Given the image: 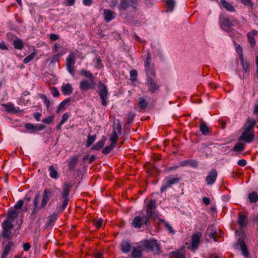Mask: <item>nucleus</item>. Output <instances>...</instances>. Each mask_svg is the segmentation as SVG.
<instances>
[{"label":"nucleus","instance_id":"obj_1","mask_svg":"<svg viewBox=\"0 0 258 258\" xmlns=\"http://www.w3.org/2000/svg\"><path fill=\"white\" fill-rule=\"evenodd\" d=\"M144 67L147 76L146 84L148 91L151 93H154L159 90L160 86L156 79L155 71L151 63V57L149 53L145 61Z\"/></svg>","mask_w":258,"mask_h":258},{"label":"nucleus","instance_id":"obj_2","mask_svg":"<svg viewBox=\"0 0 258 258\" xmlns=\"http://www.w3.org/2000/svg\"><path fill=\"white\" fill-rule=\"evenodd\" d=\"M18 215V212L15 210L9 211L6 219L2 224V230L0 232V240L3 242L13 238L14 234L12 231L14 227L13 222Z\"/></svg>","mask_w":258,"mask_h":258},{"label":"nucleus","instance_id":"obj_3","mask_svg":"<svg viewBox=\"0 0 258 258\" xmlns=\"http://www.w3.org/2000/svg\"><path fill=\"white\" fill-rule=\"evenodd\" d=\"M51 195L52 192L50 190L45 189L44 190L40 204L39 205L40 193L38 191L36 193L33 200V209L31 214V217H35L39 210L45 208Z\"/></svg>","mask_w":258,"mask_h":258},{"label":"nucleus","instance_id":"obj_4","mask_svg":"<svg viewBox=\"0 0 258 258\" xmlns=\"http://www.w3.org/2000/svg\"><path fill=\"white\" fill-rule=\"evenodd\" d=\"M98 93L101 99L102 104L104 106H106L107 105L106 99L108 98L109 95L107 86L101 81H99L98 83Z\"/></svg>","mask_w":258,"mask_h":258},{"label":"nucleus","instance_id":"obj_5","mask_svg":"<svg viewBox=\"0 0 258 258\" xmlns=\"http://www.w3.org/2000/svg\"><path fill=\"white\" fill-rule=\"evenodd\" d=\"M179 181V178L174 177L172 176L166 177L163 181L160 191L163 192L167 188L171 187L172 185L177 183Z\"/></svg>","mask_w":258,"mask_h":258},{"label":"nucleus","instance_id":"obj_6","mask_svg":"<svg viewBox=\"0 0 258 258\" xmlns=\"http://www.w3.org/2000/svg\"><path fill=\"white\" fill-rule=\"evenodd\" d=\"M149 223V219L146 216L142 214L135 217L132 224L135 228H140L143 224L148 225Z\"/></svg>","mask_w":258,"mask_h":258},{"label":"nucleus","instance_id":"obj_7","mask_svg":"<svg viewBox=\"0 0 258 258\" xmlns=\"http://www.w3.org/2000/svg\"><path fill=\"white\" fill-rule=\"evenodd\" d=\"M76 63L75 55L73 53H70L66 60V67L68 71L72 75L75 74L74 66Z\"/></svg>","mask_w":258,"mask_h":258},{"label":"nucleus","instance_id":"obj_8","mask_svg":"<svg viewBox=\"0 0 258 258\" xmlns=\"http://www.w3.org/2000/svg\"><path fill=\"white\" fill-rule=\"evenodd\" d=\"M12 239V238H11L6 240L5 242H3L0 240V242H1L3 245H5L1 258H7V256L10 253L11 249L14 247L15 243L14 241L11 240Z\"/></svg>","mask_w":258,"mask_h":258},{"label":"nucleus","instance_id":"obj_9","mask_svg":"<svg viewBox=\"0 0 258 258\" xmlns=\"http://www.w3.org/2000/svg\"><path fill=\"white\" fill-rule=\"evenodd\" d=\"M219 24L221 29L227 32L233 26L232 21L225 16H221L219 18Z\"/></svg>","mask_w":258,"mask_h":258},{"label":"nucleus","instance_id":"obj_10","mask_svg":"<svg viewBox=\"0 0 258 258\" xmlns=\"http://www.w3.org/2000/svg\"><path fill=\"white\" fill-rule=\"evenodd\" d=\"M207 234L211 238L213 239L215 241H217L219 237L222 234V231L219 229L217 230L213 226H209L206 231Z\"/></svg>","mask_w":258,"mask_h":258},{"label":"nucleus","instance_id":"obj_11","mask_svg":"<svg viewBox=\"0 0 258 258\" xmlns=\"http://www.w3.org/2000/svg\"><path fill=\"white\" fill-rule=\"evenodd\" d=\"M201 237L202 234L200 232L194 233L192 235L190 247L192 251L195 252L198 248Z\"/></svg>","mask_w":258,"mask_h":258},{"label":"nucleus","instance_id":"obj_12","mask_svg":"<svg viewBox=\"0 0 258 258\" xmlns=\"http://www.w3.org/2000/svg\"><path fill=\"white\" fill-rule=\"evenodd\" d=\"M254 138V133L243 131L238 141H244L245 143H250L253 141Z\"/></svg>","mask_w":258,"mask_h":258},{"label":"nucleus","instance_id":"obj_13","mask_svg":"<svg viewBox=\"0 0 258 258\" xmlns=\"http://www.w3.org/2000/svg\"><path fill=\"white\" fill-rule=\"evenodd\" d=\"M156 202L154 200H151L149 204L146 206L147 217L149 218L156 216L155 213Z\"/></svg>","mask_w":258,"mask_h":258},{"label":"nucleus","instance_id":"obj_14","mask_svg":"<svg viewBox=\"0 0 258 258\" xmlns=\"http://www.w3.org/2000/svg\"><path fill=\"white\" fill-rule=\"evenodd\" d=\"M143 251V246L139 243L137 245L133 246L131 254V257L142 258Z\"/></svg>","mask_w":258,"mask_h":258},{"label":"nucleus","instance_id":"obj_15","mask_svg":"<svg viewBox=\"0 0 258 258\" xmlns=\"http://www.w3.org/2000/svg\"><path fill=\"white\" fill-rule=\"evenodd\" d=\"M256 123V121L255 119L251 118H248L247 121L243 126V131L252 132L254 133L253 127Z\"/></svg>","mask_w":258,"mask_h":258},{"label":"nucleus","instance_id":"obj_16","mask_svg":"<svg viewBox=\"0 0 258 258\" xmlns=\"http://www.w3.org/2000/svg\"><path fill=\"white\" fill-rule=\"evenodd\" d=\"M137 4V0H130L129 2H126L125 0H121L120 4L118 6L120 10H124L128 7L131 6L135 9Z\"/></svg>","mask_w":258,"mask_h":258},{"label":"nucleus","instance_id":"obj_17","mask_svg":"<svg viewBox=\"0 0 258 258\" xmlns=\"http://www.w3.org/2000/svg\"><path fill=\"white\" fill-rule=\"evenodd\" d=\"M217 177V171L213 169L209 172L208 175L206 177V181L208 185L213 184L216 180Z\"/></svg>","mask_w":258,"mask_h":258},{"label":"nucleus","instance_id":"obj_18","mask_svg":"<svg viewBox=\"0 0 258 258\" xmlns=\"http://www.w3.org/2000/svg\"><path fill=\"white\" fill-rule=\"evenodd\" d=\"M258 35V31L256 30H252L247 34L248 43L251 47L255 45L256 42L254 36Z\"/></svg>","mask_w":258,"mask_h":258},{"label":"nucleus","instance_id":"obj_19","mask_svg":"<svg viewBox=\"0 0 258 258\" xmlns=\"http://www.w3.org/2000/svg\"><path fill=\"white\" fill-rule=\"evenodd\" d=\"M103 16L106 22H109L115 18V13L110 10L105 9L103 11Z\"/></svg>","mask_w":258,"mask_h":258},{"label":"nucleus","instance_id":"obj_20","mask_svg":"<svg viewBox=\"0 0 258 258\" xmlns=\"http://www.w3.org/2000/svg\"><path fill=\"white\" fill-rule=\"evenodd\" d=\"M154 240H145L142 241H141L139 243L142 246H143V249L144 251L145 249H147L149 251H151L153 243Z\"/></svg>","mask_w":258,"mask_h":258},{"label":"nucleus","instance_id":"obj_21","mask_svg":"<svg viewBox=\"0 0 258 258\" xmlns=\"http://www.w3.org/2000/svg\"><path fill=\"white\" fill-rule=\"evenodd\" d=\"M80 88L82 90H87L90 88H94V87L91 82L90 83L89 81L84 80L80 82Z\"/></svg>","mask_w":258,"mask_h":258},{"label":"nucleus","instance_id":"obj_22","mask_svg":"<svg viewBox=\"0 0 258 258\" xmlns=\"http://www.w3.org/2000/svg\"><path fill=\"white\" fill-rule=\"evenodd\" d=\"M132 249L131 244L126 241H123L121 244V250L124 253H128Z\"/></svg>","mask_w":258,"mask_h":258},{"label":"nucleus","instance_id":"obj_23","mask_svg":"<svg viewBox=\"0 0 258 258\" xmlns=\"http://www.w3.org/2000/svg\"><path fill=\"white\" fill-rule=\"evenodd\" d=\"M62 93L65 95L71 94L73 92L72 85L69 83L63 84L61 87Z\"/></svg>","mask_w":258,"mask_h":258},{"label":"nucleus","instance_id":"obj_24","mask_svg":"<svg viewBox=\"0 0 258 258\" xmlns=\"http://www.w3.org/2000/svg\"><path fill=\"white\" fill-rule=\"evenodd\" d=\"M80 74L81 75L84 76L85 77L89 78L91 83L93 85L94 84V78L93 76V74L90 72L83 69L81 70Z\"/></svg>","mask_w":258,"mask_h":258},{"label":"nucleus","instance_id":"obj_25","mask_svg":"<svg viewBox=\"0 0 258 258\" xmlns=\"http://www.w3.org/2000/svg\"><path fill=\"white\" fill-rule=\"evenodd\" d=\"M200 130L202 133L203 135L205 136L208 135L210 133V128L207 125V124L205 123V122L202 121L200 123Z\"/></svg>","mask_w":258,"mask_h":258},{"label":"nucleus","instance_id":"obj_26","mask_svg":"<svg viewBox=\"0 0 258 258\" xmlns=\"http://www.w3.org/2000/svg\"><path fill=\"white\" fill-rule=\"evenodd\" d=\"M13 45L15 49L19 50H22L24 47V43L23 41L18 38L14 40Z\"/></svg>","mask_w":258,"mask_h":258},{"label":"nucleus","instance_id":"obj_27","mask_svg":"<svg viewBox=\"0 0 258 258\" xmlns=\"http://www.w3.org/2000/svg\"><path fill=\"white\" fill-rule=\"evenodd\" d=\"M248 199L250 203H256L258 201V194L255 191L250 192L248 195Z\"/></svg>","mask_w":258,"mask_h":258},{"label":"nucleus","instance_id":"obj_28","mask_svg":"<svg viewBox=\"0 0 258 258\" xmlns=\"http://www.w3.org/2000/svg\"><path fill=\"white\" fill-rule=\"evenodd\" d=\"M220 3L222 7L227 11L232 12L235 11L234 8L230 3L227 2L225 0H221Z\"/></svg>","mask_w":258,"mask_h":258},{"label":"nucleus","instance_id":"obj_29","mask_svg":"<svg viewBox=\"0 0 258 258\" xmlns=\"http://www.w3.org/2000/svg\"><path fill=\"white\" fill-rule=\"evenodd\" d=\"M170 258H186L181 251H172L170 253Z\"/></svg>","mask_w":258,"mask_h":258},{"label":"nucleus","instance_id":"obj_30","mask_svg":"<svg viewBox=\"0 0 258 258\" xmlns=\"http://www.w3.org/2000/svg\"><path fill=\"white\" fill-rule=\"evenodd\" d=\"M247 220L244 215H240L238 216V224L241 227H243L247 225Z\"/></svg>","mask_w":258,"mask_h":258},{"label":"nucleus","instance_id":"obj_31","mask_svg":"<svg viewBox=\"0 0 258 258\" xmlns=\"http://www.w3.org/2000/svg\"><path fill=\"white\" fill-rule=\"evenodd\" d=\"M244 144L241 142H238L234 145L233 150L236 152H242L244 150Z\"/></svg>","mask_w":258,"mask_h":258},{"label":"nucleus","instance_id":"obj_32","mask_svg":"<svg viewBox=\"0 0 258 258\" xmlns=\"http://www.w3.org/2000/svg\"><path fill=\"white\" fill-rule=\"evenodd\" d=\"M49 170L50 171L49 175L52 178H58V172L53 166H50L49 168Z\"/></svg>","mask_w":258,"mask_h":258},{"label":"nucleus","instance_id":"obj_33","mask_svg":"<svg viewBox=\"0 0 258 258\" xmlns=\"http://www.w3.org/2000/svg\"><path fill=\"white\" fill-rule=\"evenodd\" d=\"M234 44L235 47L236 51L239 56V59L243 60V54L242 47L239 44H237L234 41Z\"/></svg>","mask_w":258,"mask_h":258},{"label":"nucleus","instance_id":"obj_34","mask_svg":"<svg viewBox=\"0 0 258 258\" xmlns=\"http://www.w3.org/2000/svg\"><path fill=\"white\" fill-rule=\"evenodd\" d=\"M118 140V135L116 131L114 130L112 132V135L110 137V141L111 144L114 145H116V142Z\"/></svg>","mask_w":258,"mask_h":258},{"label":"nucleus","instance_id":"obj_35","mask_svg":"<svg viewBox=\"0 0 258 258\" xmlns=\"http://www.w3.org/2000/svg\"><path fill=\"white\" fill-rule=\"evenodd\" d=\"M69 102H70L69 99H67L63 101L62 102H61L59 104V105L57 108V109L56 110L57 113H59V112H61L62 111H63L64 110V106L67 104H68Z\"/></svg>","mask_w":258,"mask_h":258},{"label":"nucleus","instance_id":"obj_36","mask_svg":"<svg viewBox=\"0 0 258 258\" xmlns=\"http://www.w3.org/2000/svg\"><path fill=\"white\" fill-rule=\"evenodd\" d=\"M105 141H99L97 142L94 146L92 147V149L95 150H100L105 145Z\"/></svg>","mask_w":258,"mask_h":258},{"label":"nucleus","instance_id":"obj_37","mask_svg":"<svg viewBox=\"0 0 258 258\" xmlns=\"http://www.w3.org/2000/svg\"><path fill=\"white\" fill-rule=\"evenodd\" d=\"M138 104L139 106L143 109H145L147 106V102L146 101V100L142 97H140L139 98Z\"/></svg>","mask_w":258,"mask_h":258},{"label":"nucleus","instance_id":"obj_38","mask_svg":"<svg viewBox=\"0 0 258 258\" xmlns=\"http://www.w3.org/2000/svg\"><path fill=\"white\" fill-rule=\"evenodd\" d=\"M70 193V188L68 185L66 184L63 186L62 196L63 199L69 198Z\"/></svg>","mask_w":258,"mask_h":258},{"label":"nucleus","instance_id":"obj_39","mask_svg":"<svg viewBox=\"0 0 258 258\" xmlns=\"http://www.w3.org/2000/svg\"><path fill=\"white\" fill-rule=\"evenodd\" d=\"M36 55V52L35 51L32 52L30 55L27 56L23 60L24 63H27L31 61Z\"/></svg>","mask_w":258,"mask_h":258},{"label":"nucleus","instance_id":"obj_40","mask_svg":"<svg viewBox=\"0 0 258 258\" xmlns=\"http://www.w3.org/2000/svg\"><path fill=\"white\" fill-rule=\"evenodd\" d=\"M115 145L111 144L109 146H106L102 150V153L105 155L108 154L114 149V148H115Z\"/></svg>","mask_w":258,"mask_h":258},{"label":"nucleus","instance_id":"obj_41","mask_svg":"<svg viewBox=\"0 0 258 258\" xmlns=\"http://www.w3.org/2000/svg\"><path fill=\"white\" fill-rule=\"evenodd\" d=\"M96 135L90 136L89 135L87 139V141L86 143V147H89L94 142L96 139Z\"/></svg>","mask_w":258,"mask_h":258},{"label":"nucleus","instance_id":"obj_42","mask_svg":"<svg viewBox=\"0 0 258 258\" xmlns=\"http://www.w3.org/2000/svg\"><path fill=\"white\" fill-rule=\"evenodd\" d=\"M93 225L97 228H99L101 227L103 224V220L101 218H97L94 219L93 221Z\"/></svg>","mask_w":258,"mask_h":258},{"label":"nucleus","instance_id":"obj_43","mask_svg":"<svg viewBox=\"0 0 258 258\" xmlns=\"http://www.w3.org/2000/svg\"><path fill=\"white\" fill-rule=\"evenodd\" d=\"M151 251L157 253H159L160 251V245L157 243L156 240H154Z\"/></svg>","mask_w":258,"mask_h":258},{"label":"nucleus","instance_id":"obj_44","mask_svg":"<svg viewBox=\"0 0 258 258\" xmlns=\"http://www.w3.org/2000/svg\"><path fill=\"white\" fill-rule=\"evenodd\" d=\"M240 60L241 64L242 66L243 70L245 72H247V70H249V63H248V61H245L244 60V57H243V60L242 59H240Z\"/></svg>","mask_w":258,"mask_h":258},{"label":"nucleus","instance_id":"obj_45","mask_svg":"<svg viewBox=\"0 0 258 258\" xmlns=\"http://www.w3.org/2000/svg\"><path fill=\"white\" fill-rule=\"evenodd\" d=\"M168 11H172L175 6V2L173 0H169L166 2Z\"/></svg>","mask_w":258,"mask_h":258},{"label":"nucleus","instance_id":"obj_46","mask_svg":"<svg viewBox=\"0 0 258 258\" xmlns=\"http://www.w3.org/2000/svg\"><path fill=\"white\" fill-rule=\"evenodd\" d=\"M40 97L41 99H42L43 100L44 104H45V105L46 106V107L48 109L50 107V104H51L50 101L47 98V97H46L45 95H44L43 94H41L40 95Z\"/></svg>","mask_w":258,"mask_h":258},{"label":"nucleus","instance_id":"obj_47","mask_svg":"<svg viewBox=\"0 0 258 258\" xmlns=\"http://www.w3.org/2000/svg\"><path fill=\"white\" fill-rule=\"evenodd\" d=\"M4 106L8 112H14L15 111V108L12 104H6Z\"/></svg>","mask_w":258,"mask_h":258},{"label":"nucleus","instance_id":"obj_48","mask_svg":"<svg viewBox=\"0 0 258 258\" xmlns=\"http://www.w3.org/2000/svg\"><path fill=\"white\" fill-rule=\"evenodd\" d=\"M78 159L76 156H73L70 159V164L69 167L70 168H73L75 166L76 163H77Z\"/></svg>","mask_w":258,"mask_h":258},{"label":"nucleus","instance_id":"obj_49","mask_svg":"<svg viewBox=\"0 0 258 258\" xmlns=\"http://www.w3.org/2000/svg\"><path fill=\"white\" fill-rule=\"evenodd\" d=\"M57 218V215L55 214H53L52 215H50L48 217V224L50 225L52 224L56 221Z\"/></svg>","mask_w":258,"mask_h":258},{"label":"nucleus","instance_id":"obj_50","mask_svg":"<svg viewBox=\"0 0 258 258\" xmlns=\"http://www.w3.org/2000/svg\"><path fill=\"white\" fill-rule=\"evenodd\" d=\"M138 76L137 71L136 70H132L130 71V76L131 79L133 81H135L137 80Z\"/></svg>","mask_w":258,"mask_h":258},{"label":"nucleus","instance_id":"obj_51","mask_svg":"<svg viewBox=\"0 0 258 258\" xmlns=\"http://www.w3.org/2000/svg\"><path fill=\"white\" fill-rule=\"evenodd\" d=\"M240 247H241V249L242 250L243 254L245 256H247L248 254V252H247V250L246 249V247L243 242L241 243Z\"/></svg>","mask_w":258,"mask_h":258},{"label":"nucleus","instance_id":"obj_52","mask_svg":"<svg viewBox=\"0 0 258 258\" xmlns=\"http://www.w3.org/2000/svg\"><path fill=\"white\" fill-rule=\"evenodd\" d=\"M53 119V116H49L42 120V122L46 124H50Z\"/></svg>","mask_w":258,"mask_h":258},{"label":"nucleus","instance_id":"obj_53","mask_svg":"<svg viewBox=\"0 0 258 258\" xmlns=\"http://www.w3.org/2000/svg\"><path fill=\"white\" fill-rule=\"evenodd\" d=\"M25 126L27 130L32 131L31 133H33L34 131H35V126L32 123H27L25 124Z\"/></svg>","mask_w":258,"mask_h":258},{"label":"nucleus","instance_id":"obj_54","mask_svg":"<svg viewBox=\"0 0 258 258\" xmlns=\"http://www.w3.org/2000/svg\"><path fill=\"white\" fill-rule=\"evenodd\" d=\"M241 3L245 6L252 7L253 6V3L251 0H241Z\"/></svg>","mask_w":258,"mask_h":258},{"label":"nucleus","instance_id":"obj_55","mask_svg":"<svg viewBox=\"0 0 258 258\" xmlns=\"http://www.w3.org/2000/svg\"><path fill=\"white\" fill-rule=\"evenodd\" d=\"M24 202L22 200H19L14 206V208L15 209H20L23 206Z\"/></svg>","mask_w":258,"mask_h":258},{"label":"nucleus","instance_id":"obj_56","mask_svg":"<svg viewBox=\"0 0 258 258\" xmlns=\"http://www.w3.org/2000/svg\"><path fill=\"white\" fill-rule=\"evenodd\" d=\"M51 93L54 97H57L59 95V93L56 87H52L51 89Z\"/></svg>","mask_w":258,"mask_h":258},{"label":"nucleus","instance_id":"obj_57","mask_svg":"<svg viewBox=\"0 0 258 258\" xmlns=\"http://www.w3.org/2000/svg\"><path fill=\"white\" fill-rule=\"evenodd\" d=\"M31 248V245L29 242H26L23 245V248L24 251H29Z\"/></svg>","mask_w":258,"mask_h":258},{"label":"nucleus","instance_id":"obj_58","mask_svg":"<svg viewBox=\"0 0 258 258\" xmlns=\"http://www.w3.org/2000/svg\"><path fill=\"white\" fill-rule=\"evenodd\" d=\"M164 225L166 228L169 231L170 233H174V231L172 227L170 225L169 223H168L167 222H165Z\"/></svg>","mask_w":258,"mask_h":258},{"label":"nucleus","instance_id":"obj_59","mask_svg":"<svg viewBox=\"0 0 258 258\" xmlns=\"http://www.w3.org/2000/svg\"><path fill=\"white\" fill-rule=\"evenodd\" d=\"M69 117V115L68 113H64L62 115V119L60 121L61 123H62L63 124H64L66 122V121L68 120Z\"/></svg>","mask_w":258,"mask_h":258},{"label":"nucleus","instance_id":"obj_60","mask_svg":"<svg viewBox=\"0 0 258 258\" xmlns=\"http://www.w3.org/2000/svg\"><path fill=\"white\" fill-rule=\"evenodd\" d=\"M64 53H65V51H63L61 53H59L54 55L53 57H52V61H58V57L60 56L63 55Z\"/></svg>","mask_w":258,"mask_h":258},{"label":"nucleus","instance_id":"obj_61","mask_svg":"<svg viewBox=\"0 0 258 258\" xmlns=\"http://www.w3.org/2000/svg\"><path fill=\"white\" fill-rule=\"evenodd\" d=\"M247 164V162L244 159H241V160H239L238 162H237V164L240 166H241V167H244Z\"/></svg>","mask_w":258,"mask_h":258},{"label":"nucleus","instance_id":"obj_62","mask_svg":"<svg viewBox=\"0 0 258 258\" xmlns=\"http://www.w3.org/2000/svg\"><path fill=\"white\" fill-rule=\"evenodd\" d=\"M45 127V126L42 124H39L37 125H35V131H42Z\"/></svg>","mask_w":258,"mask_h":258},{"label":"nucleus","instance_id":"obj_63","mask_svg":"<svg viewBox=\"0 0 258 258\" xmlns=\"http://www.w3.org/2000/svg\"><path fill=\"white\" fill-rule=\"evenodd\" d=\"M135 116V114H130L128 115V118H127V123L130 124V123H132L133 120L134 119Z\"/></svg>","mask_w":258,"mask_h":258},{"label":"nucleus","instance_id":"obj_64","mask_svg":"<svg viewBox=\"0 0 258 258\" xmlns=\"http://www.w3.org/2000/svg\"><path fill=\"white\" fill-rule=\"evenodd\" d=\"M59 38V36L58 35L55 34H51L50 35V39L52 41H55Z\"/></svg>","mask_w":258,"mask_h":258}]
</instances>
